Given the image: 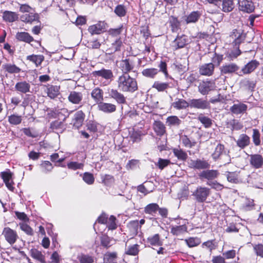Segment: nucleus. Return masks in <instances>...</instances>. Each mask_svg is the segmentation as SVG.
Segmentation results:
<instances>
[{"mask_svg": "<svg viewBox=\"0 0 263 263\" xmlns=\"http://www.w3.org/2000/svg\"><path fill=\"white\" fill-rule=\"evenodd\" d=\"M116 81L118 88L121 91L134 92L138 89L136 80L127 73H122Z\"/></svg>", "mask_w": 263, "mask_h": 263, "instance_id": "f257e3e1", "label": "nucleus"}, {"mask_svg": "<svg viewBox=\"0 0 263 263\" xmlns=\"http://www.w3.org/2000/svg\"><path fill=\"white\" fill-rule=\"evenodd\" d=\"M160 68L159 71H162L165 75V77L168 76V73L167 71V65L165 62L161 61L159 65ZM159 70L155 68H146L142 70V74L143 76L149 78H154L158 74Z\"/></svg>", "mask_w": 263, "mask_h": 263, "instance_id": "f03ea898", "label": "nucleus"}, {"mask_svg": "<svg viewBox=\"0 0 263 263\" xmlns=\"http://www.w3.org/2000/svg\"><path fill=\"white\" fill-rule=\"evenodd\" d=\"M210 194V189L204 186H198L193 192L192 195L197 202H203L206 200Z\"/></svg>", "mask_w": 263, "mask_h": 263, "instance_id": "7ed1b4c3", "label": "nucleus"}, {"mask_svg": "<svg viewBox=\"0 0 263 263\" xmlns=\"http://www.w3.org/2000/svg\"><path fill=\"white\" fill-rule=\"evenodd\" d=\"M2 235L4 236L6 241L11 245L15 243L18 238L17 232L9 227H5L4 228Z\"/></svg>", "mask_w": 263, "mask_h": 263, "instance_id": "20e7f679", "label": "nucleus"}, {"mask_svg": "<svg viewBox=\"0 0 263 263\" xmlns=\"http://www.w3.org/2000/svg\"><path fill=\"white\" fill-rule=\"evenodd\" d=\"M215 88V83L213 81H206L200 83L198 86V91L202 95H205Z\"/></svg>", "mask_w": 263, "mask_h": 263, "instance_id": "39448f33", "label": "nucleus"}, {"mask_svg": "<svg viewBox=\"0 0 263 263\" xmlns=\"http://www.w3.org/2000/svg\"><path fill=\"white\" fill-rule=\"evenodd\" d=\"M250 165L256 169L261 168L263 166V157L259 154L249 155Z\"/></svg>", "mask_w": 263, "mask_h": 263, "instance_id": "423d86ee", "label": "nucleus"}, {"mask_svg": "<svg viewBox=\"0 0 263 263\" xmlns=\"http://www.w3.org/2000/svg\"><path fill=\"white\" fill-rule=\"evenodd\" d=\"M189 106L192 108L205 109L209 107L210 104L206 100L202 99H193L190 101Z\"/></svg>", "mask_w": 263, "mask_h": 263, "instance_id": "0eeeda50", "label": "nucleus"}, {"mask_svg": "<svg viewBox=\"0 0 263 263\" xmlns=\"http://www.w3.org/2000/svg\"><path fill=\"white\" fill-rule=\"evenodd\" d=\"M92 74L96 78L101 77L107 80H111L114 77L113 72L111 70L104 68L99 70H95L92 72Z\"/></svg>", "mask_w": 263, "mask_h": 263, "instance_id": "6e6552de", "label": "nucleus"}, {"mask_svg": "<svg viewBox=\"0 0 263 263\" xmlns=\"http://www.w3.org/2000/svg\"><path fill=\"white\" fill-rule=\"evenodd\" d=\"M238 4L239 10L243 12L251 13L254 10L255 6L251 0H239Z\"/></svg>", "mask_w": 263, "mask_h": 263, "instance_id": "1a4fd4ad", "label": "nucleus"}, {"mask_svg": "<svg viewBox=\"0 0 263 263\" xmlns=\"http://www.w3.org/2000/svg\"><path fill=\"white\" fill-rule=\"evenodd\" d=\"M189 165L191 168L197 170L206 169L210 167L206 161L201 159L191 160L189 162Z\"/></svg>", "mask_w": 263, "mask_h": 263, "instance_id": "9d476101", "label": "nucleus"}, {"mask_svg": "<svg viewBox=\"0 0 263 263\" xmlns=\"http://www.w3.org/2000/svg\"><path fill=\"white\" fill-rule=\"evenodd\" d=\"M218 174L217 171L211 170L202 171L198 176L201 180L207 179L208 181H211L212 180L216 178Z\"/></svg>", "mask_w": 263, "mask_h": 263, "instance_id": "9b49d317", "label": "nucleus"}, {"mask_svg": "<svg viewBox=\"0 0 263 263\" xmlns=\"http://www.w3.org/2000/svg\"><path fill=\"white\" fill-rule=\"evenodd\" d=\"M215 66L212 63L204 64L199 68V73L202 76H211L213 74Z\"/></svg>", "mask_w": 263, "mask_h": 263, "instance_id": "f8f14e48", "label": "nucleus"}, {"mask_svg": "<svg viewBox=\"0 0 263 263\" xmlns=\"http://www.w3.org/2000/svg\"><path fill=\"white\" fill-rule=\"evenodd\" d=\"M109 96L115 99L118 103L124 104L126 102V99L124 95L119 92L118 90L114 89H108Z\"/></svg>", "mask_w": 263, "mask_h": 263, "instance_id": "ddd939ff", "label": "nucleus"}, {"mask_svg": "<svg viewBox=\"0 0 263 263\" xmlns=\"http://www.w3.org/2000/svg\"><path fill=\"white\" fill-rule=\"evenodd\" d=\"M258 63L255 60H252L246 64L240 71L239 75L242 76V74H249L253 71L258 65Z\"/></svg>", "mask_w": 263, "mask_h": 263, "instance_id": "4468645a", "label": "nucleus"}, {"mask_svg": "<svg viewBox=\"0 0 263 263\" xmlns=\"http://www.w3.org/2000/svg\"><path fill=\"white\" fill-rule=\"evenodd\" d=\"M83 99V94L81 92L72 91L70 92L68 97V101L74 104H79Z\"/></svg>", "mask_w": 263, "mask_h": 263, "instance_id": "2eb2a0df", "label": "nucleus"}, {"mask_svg": "<svg viewBox=\"0 0 263 263\" xmlns=\"http://www.w3.org/2000/svg\"><path fill=\"white\" fill-rule=\"evenodd\" d=\"M239 69V67L234 63H230L222 66L220 68L222 74H231L235 72Z\"/></svg>", "mask_w": 263, "mask_h": 263, "instance_id": "dca6fc26", "label": "nucleus"}, {"mask_svg": "<svg viewBox=\"0 0 263 263\" xmlns=\"http://www.w3.org/2000/svg\"><path fill=\"white\" fill-rule=\"evenodd\" d=\"M119 68L122 71V73H127L134 68L133 63L129 60H123L120 62Z\"/></svg>", "mask_w": 263, "mask_h": 263, "instance_id": "f3484780", "label": "nucleus"}, {"mask_svg": "<svg viewBox=\"0 0 263 263\" xmlns=\"http://www.w3.org/2000/svg\"><path fill=\"white\" fill-rule=\"evenodd\" d=\"M21 20L25 23L31 24L33 22L39 21V15L34 11H32L22 15Z\"/></svg>", "mask_w": 263, "mask_h": 263, "instance_id": "a211bd4d", "label": "nucleus"}, {"mask_svg": "<svg viewBox=\"0 0 263 263\" xmlns=\"http://www.w3.org/2000/svg\"><path fill=\"white\" fill-rule=\"evenodd\" d=\"M236 142L239 147L244 148L250 144V138L246 134H242L239 135Z\"/></svg>", "mask_w": 263, "mask_h": 263, "instance_id": "6ab92c4d", "label": "nucleus"}, {"mask_svg": "<svg viewBox=\"0 0 263 263\" xmlns=\"http://www.w3.org/2000/svg\"><path fill=\"white\" fill-rule=\"evenodd\" d=\"M248 108L246 104L242 103H238L237 104H234L230 108V111L234 114L238 115L240 114H243L246 112Z\"/></svg>", "mask_w": 263, "mask_h": 263, "instance_id": "aec40b11", "label": "nucleus"}, {"mask_svg": "<svg viewBox=\"0 0 263 263\" xmlns=\"http://www.w3.org/2000/svg\"><path fill=\"white\" fill-rule=\"evenodd\" d=\"M15 89L20 92L26 93L30 92V85L26 81L18 82L15 85Z\"/></svg>", "mask_w": 263, "mask_h": 263, "instance_id": "412c9836", "label": "nucleus"}, {"mask_svg": "<svg viewBox=\"0 0 263 263\" xmlns=\"http://www.w3.org/2000/svg\"><path fill=\"white\" fill-rule=\"evenodd\" d=\"M85 116V114L82 110H79L76 112L73 119V126L76 128H79L82 126Z\"/></svg>", "mask_w": 263, "mask_h": 263, "instance_id": "4be33fe9", "label": "nucleus"}, {"mask_svg": "<svg viewBox=\"0 0 263 263\" xmlns=\"http://www.w3.org/2000/svg\"><path fill=\"white\" fill-rule=\"evenodd\" d=\"M1 176L8 189L12 191L14 187L12 184V173L10 172H4L2 173Z\"/></svg>", "mask_w": 263, "mask_h": 263, "instance_id": "5701e85b", "label": "nucleus"}, {"mask_svg": "<svg viewBox=\"0 0 263 263\" xmlns=\"http://www.w3.org/2000/svg\"><path fill=\"white\" fill-rule=\"evenodd\" d=\"M187 39L185 35L177 36L172 43L173 47L175 49L183 48L187 43Z\"/></svg>", "mask_w": 263, "mask_h": 263, "instance_id": "b1692460", "label": "nucleus"}, {"mask_svg": "<svg viewBox=\"0 0 263 263\" xmlns=\"http://www.w3.org/2000/svg\"><path fill=\"white\" fill-rule=\"evenodd\" d=\"M18 18V14L15 12L5 11L3 13V18L5 22H13L16 21Z\"/></svg>", "mask_w": 263, "mask_h": 263, "instance_id": "393cba45", "label": "nucleus"}, {"mask_svg": "<svg viewBox=\"0 0 263 263\" xmlns=\"http://www.w3.org/2000/svg\"><path fill=\"white\" fill-rule=\"evenodd\" d=\"M105 28L104 22H99L95 25H91L88 28L89 32L93 34H100Z\"/></svg>", "mask_w": 263, "mask_h": 263, "instance_id": "a878e982", "label": "nucleus"}, {"mask_svg": "<svg viewBox=\"0 0 263 263\" xmlns=\"http://www.w3.org/2000/svg\"><path fill=\"white\" fill-rule=\"evenodd\" d=\"M98 107L99 110L106 113L113 112L116 109V105L111 103L101 102L99 104Z\"/></svg>", "mask_w": 263, "mask_h": 263, "instance_id": "bb28decb", "label": "nucleus"}, {"mask_svg": "<svg viewBox=\"0 0 263 263\" xmlns=\"http://www.w3.org/2000/svg\"><path fill=\"white\" fill-rule=\"evenodd\" d=\"M16 39L20 41L27 43H30L33 41V38L28 32H17L15 35Z\"/></svg>", "mask_w": 263, "mask_h": 263, "instance_id": "cd10ccee", "label": "nucleus"}, {"mask_svg": "<svg viewBox=\"0 0 263 263\" xmlns=\"http://www.w3.org/2000/svg\"><path fill=\"white\" fill-rule=\"evenodd\" d=\"M231 36L234 40L233 43H234L236 46L239 45L245 39V35L237 30L233 31Z\"/></svg>", "mask_w": 263, "mask_h": 263, "instance_id": "c85d7f7f", "label": "nucleus"}, {"mask_svg": "<svg viewBox=\"0 0 263 263\" xmlns=\"http://www.w3.org/2000/svg\"><path fill=\"white\" fill-rule=\"evenodd\" d=\"M221 9L224 12H229L233 10L234 8L233 0H222Z\"/></svg>", "mask_w": 263, "mask_h": 263, "instance_id": "c756f323", "label": "nucleus"}, {"mask_svg": "<svg viewBox=\"0 0 263 263\" xmlns=\"http://www.w3.org/2000/svg\"><path fill=\"white\" fill-rule=\"evenodd\" d=\"M181 122V120L176 116H169L166 119V124L170 127H178Z\"/></svg>", "mask_w": 263, "mask_h": 263, "instance_id": "7c9ffc66", "label": "nucleus"}, {"mask_svg": "<svg viewBox=\"0 0 263 263\" xmlns=\"http://www.w3.org/2000/svg\"><path fill=\"white\" fill-rule=\"evenodd\" d=\"M91 96L97 103H101L103 100V91L99 87L95 88L92 90Z\"/></svg>", "mask_w": 263, "mask_h": 263, "instance_id": "2f4dec72", "label": "nucleus"}, {"mask_svg": "<svg viewBox=\"0 0 263 263\" xmlns=\"http://www.w3.org/2000/svg\"><path fill=\"white\" fill-rule=\"evenodd\" d=\"M45 91L47 93V96L51 99L55 98L59 94V89L57 86L53 85H48L46 86Z\"/></svg>", "mask_w": 263, "mask_h": 263, "instance_id": "473e14b6", "label": "nucleus"}, {"mask_svg": "<svg viewBox=\"0 0 263 263\" xmlns=\"http://www.w3.org/2000/svg\"><path fill=\"white\" fill-rule=\"evenodd\" d=\"M153 128L158 136H162L165 133V125L160 121H155L153 124Z\"/></svg>", "mask_w": 263, "mask_h": 263, "instance_id": "72a5a7b5", "label": "nucleus"}, {"mask_svg": "<svg viewBox=\"0 0 263 263\" xmlns=\"http://www.w3.org/2000/svg\"><path fill=\"white\" fill-rule=\"evenodd\" d=\"M172 106L178 110L183 109L189 106V103L185 100L178 99L173 103Z\"/></svg>", "mask_w": 263, "mask_h": 263, "instance_id": "f704fd0d", "label": "nucleus"}, {"mask_svg": "<svg viewBox=\"0 0 263 263\" xmlns=\"http://www.w3.org/2000/svg\"><path fill=\"white\" fill-rule=\"evenodd\" d=\"M30 253L31 256L34 259L40 261L42 263H46L45 257L41 251L35 249H32L30 251Z\"/></svg>", "mask_w": 263, "mask_h": 263, "instance_id": "c9c22d12", "label": "nucleus"}, {"mask_svg": "<svg viewBox=\"0 0 263 263\" xmlns=\"http://www.w3.org/2000/svg\"><path fill=\"white\" fill-rule=\"evenodd\" d=\"M147 241L152 246H160L162 245V242L161 241L158 234L149 236L147 239Z\"/></svg>", "mask_w": 263, "mask_h": 263, "instance_id": "e433bc0d", "label": "nucleus"}, {"mask_svg": "<svg viewBox=\"0 0 263 263\" xmlns=\"http://www.w3.org/2000/svg\"><path fill=\"white\" fill-rule=\"evenodd\" d=\"M201 14L199 11H193L187 16L185 21L187 24L196 23L199 18Z\"/></svg>", "mask_w": 263, "mask_h": 263, "instance_id": "4c0bfd02", "label": "nucleus"}, {"mask_svg": "<svg viewBox=\"0 0 263 263\" xmlns=\"http://www.w3.org/2000/svg\"><path fill=\"white\" fill-rule=\"evenodd\" d=\"M224 153H226L224 145L221 144H218L212 154V157L216 160L219 159L220 156Z\"/></svg>", "mask_w": 263, "mask_h": 263, "instance_id": "58836bf2", "label": "nucleus"}, {"mask_svg": "<svg viewBox=\"0 0 263 263\" xmlns=\"http://www.w3.org/2000/svg\"><path fill=\"white\" fill-rule=\"evenodd\" d=\"M187 228L185 225L179 226H172L171 229V232L174 235H179L186 232Z\"/></svg>", "mask_w": 263, "mask_h": 263, "instance_id": "ea45409f", "label": "nucleus"}, {"mask_svg": "<svg viewBox=\"0 0 263 263\" xmlns=\"http://www.w3.org/2000/svg\"><path fill=\"white\" fill-rule=\"evenodd\" d=\"M27 59L34 63L36 66H39L44 61V57L42 55H31L27 57Z\"/></svg>", "mask_w": 263, "mask_h": 263, "instance_id": "a19ab883", "label": "nucleus"}, {"mask_svg": "<svg viewBox=\"0 0 263 263\" xmlns=\"http://www.w3.org/2000/svg\"><path fill=\"white\" fill-rule=\"evenodd\" d=\"M3 67L10 73H17L21 71V69L14 64H6L3 65Z\"/></svg>", "mask_w": 263, "mask_h": 263, "instance_id": "79ce46f5", "label": "nucleus"}, {"mask_svg": "<svg viewBox=\"0 0 263 263\" xmlns=\"http://www.w3.org/2000/svg\"><path fill=\"white\" fill-rule=\"evenodd\" d=\"M174 155L180 160L185 161L187 158L186 152L180 148H174L173 150Z\"/></svg>", "mask_w": 263, "mask_h": 263, "instance_id": "37998d69", "label": "nucleus"}, {"mask_svg": "<svg viewBox=\"0 0 263 263\" xmlns=\"http://www.w3.org/2000/svg\"><path fill=\"white\" fill-rule=\"evenodd\" d=\"M168 87L169 84L168 83L160 81H155L152 86V88L157 89L158 91H163L167 89Z\"/></svg>", "mask_w": 263, "mask_h": 263, "instance_id": "c03bdc74", "label": "nucleus"}, {"mask_svg": "<svg viewBox=\"0 0 263 263\" xmlns=\"http://www.w3.org/2000/svg\"><path fill=\"white\" fill-rule=\"evenodd\" d=\"M8 120L10 124L16 125L20 124L22 122V117L16 114H13L8 116Z\"/></svg>", "mask_w": 263, "mask_h": 263, "instance_id": "a18cd8bd", "label": "nucleus"}, {"mask_svg": "<svg viewBox=\"0 0 263 263\" xmlns=\"http://www.w3.org/2000/svg\"><path fill=\"white\" fill-rule=\"evenodd\" d=\"M169 23L171 26L173 32H177L180 26V22L177 18L174 16H171L169 18Z\"/></svg>", "mask_w": 263, "mask_h": 263, "instance_id": "49530a36", "label": "nucleus"}, {"mask_svg": "<svg viewBox=\"0 0 263 263\" xmlns=\"http://www.w3.org/2000/svg\"><path fill=\"white\" fill-rule=\"evenodd\" d=\"M159 209V205L157 203H150L146 206L144 211L146 213L153 214L156 213Z\"/></svg>", "mask_w": 263, "mask_h": 263, "instance_id": "de8ad7c7", "label": "nucleus"}, {"mask_svg": "<svg viewBox=\"0 0 263 263\" xmlns=\"http://www.w3.org/2000/svg\"><path fill=\"white\" fill-rule=\"evenodd\" d=\"M227 178L230 182L237 183L239 182L238 174L236 172H228Z\"/></svg>", "mask_w": 263, "mask_h": 263, "instance_id": "09e8293b", "label": "nucleus"}, {"mask_svg": "<svg viewBox=\"0 0 263 263\" xmlns=\"http://www.w3.org/2000/svg\"><path fill=\"white\" fill-rule=\"evenodd\" d=\"M20 229L24 231L26 234L32 236L33 234L32 229L25 222H20L19 223Z\"/></svg>", "mask_w": 263, "mask_h": 263, "instance_id": "8fccbe9b", "label": "nucleus"}, {"mask_svg": "<svg viewBox=\"0 0 263 263\" xmlns=\"http://www.w3.org/2000/svg\"><path fill=\"white\" fill-rule=\"evenodd\" d=\"M242 85L246 87L247 89L250 90L251 91H253L255 87L256 83L253 81H250L248 79H245L242 80L241 82Z\"/></svg>", "mask_w": 263, "mask_h": 263, "instance_id": "3c124183", "label": "nucleus"}, {"mask_svg": "<svg viewBox=\"0 0 263 263\" xmlns=\"http://www.w3.org/2000/svg\"><path fill=\"white\" fill-rule=\"evenodd\" d=\"M198 119L206 128L210 127L212 125V123L211 119L207 117L203 116L202 115H200L198 117Z\"/></svg>", "mask_w": 263, "mask_h": 263, "instance_id": "603ef678", "label": "nucleus"}, {"mask_svg": "<svg viewBox=\"0 0 263 263\" xmlns=\"http://www.w3.org/2000/svg\"><path fill=\"white\" fill-rule=\"evenodd\" d=\"M181 141L183 144L186 147L191 148L194 146L196 142L195 141H191L190 139L185 135H183L181 137Z\"/></svg>", "mask_w": 263, "mask_h": 263, "instance_id": "864d4df0", "label": "nucleus"}, {"mask_svg": "<svg viewBox=\"0 0 263 263\" xmlns=\"http://www.w3.org/2000/svg\"><path fill=\"white\" fill-rule=\"evenodd\" d=\"M139 246L138 245H134L129 246L126 251V254L130 255H136L139 252Z\"/></svg>", "mask_w": 263, "mask_h": 263, "instance_id": "5fc2aeb1", "label": "nucleus"}, {"mask_svg": "<svg viewBox=\"0 0 263 263\" xmlns=\"http://www.w3.org/2000/svg\"><path fill=\"white\" fill-rule=\"evenodd\" d=\"M114 12L118 16L122 17L125 15L126 10L123 5H119L115 8Z\"/></svg>", "mask_w": 263, "mask_h": 263, "instance_id": "6e6d98bb", "label": "nucleus"}, {"mask_svg": "<svg viewBox=\"0 0 263 263\" xmlns=\"http://www.w3.org/2000/svg\"><path fill=\"white\" fill-rule=\"evenodd\" d=\"M229 126L232 130H240L243 127V125L236 120H232L229 123Z\"/></svg>", "mask_w": 263, "mask_h": 263, "instance_id": "4d7b16f0", "label": "nucleus"}, {"mask_svg": "<svg viewBox=\"0 0 263 263\" xmlns=\"http://www.w3.org/2000/svg\"><path fill=\"white\" fill-rule=\"evenodd\" d=\"M117 257V253L115 252H107L104 256L105 263H111Z\"/></svg>", "mask_w": 263, "mask_h": 263, "instance_id": "13d9d810", "label": "nucleus"}, {"mask_svg": "<svg viewBox=\"0 0 263 263\" xmlns=\"http://www.w3.org/2000/svg\"><path fill=\"white\" fill-rule=\"evenodd\" d=\"M253 141L256 146H258L260 144V133L258 129H254L252 135Z\"/></svg>", "mask_w": 263, "mask_h": 263, "instance_id": "bf43d9fd", "label": "nucleus"}, {"mask_svg": "<svg viewBox=\"0 0 263 263\" xmlns=\"http://www.w3.org/2000/svg\"><path fill=\"white\" fill-rule=\"evenodd\" d=\"M83 179L88 184H93L95 181L93 175L89 173H85L83 177Z\"/></svg>", "mask_w": 263, "mask_h": 263, "instance_id": "052dcab7", "label": "nucleus"}, {"mask_svg": "<svg viewBox=\"0 0 263 263\" xmlns=\"http://www.w3.org/2000/svg\"><path fill=\"white\" fill-rule=\"evenodd\" d=\"M41 167L42 171L45 173L50 172L53 168L52 164L48 161H45L41 164Z\"/></svg>", "mask_w": 263, "mask_h": 263, "instance_id": "680f3d73", "label": "nucleus"}, {"mask_svg": "<svg viewBox=\"0 0 263 263\" xmlns=\"http://www.w3.org/2000/svg\"><path fill=\"white\" fill-rule=\"evenodd\" d=\"M206 184L208 185H209L211 186L212 188L214 189L215 190L217 191H220L221 190L223 186L222 184L219 183L217 181H208L206 182Z\"/></svg>", "mask_w": 263, "mask_h": 263, "instance_id": "e2e57ef3", "label": "nucleus"}, {"mask_svg": "<svg viewBox=\"0 0 263 263\" xmlns=\"http://www.w3.org/2000/svg\"><path fill=\"white\" fill-rule=\"evenodd\" d=\"M83 164L82 163H78L77 162H71L67 164V166L69 169L76 170L78 169H81L83 167Z\"/></svg>", "mask_w": 263, "mask_h": 263, "instance_id": "0e129e2a", "label": "nucleus"}, {"mask_svg": "<svg viewBox=\"0 0 263 263\" xmlns=\"http://www.w3.org/2000/svg\"><path fill=\"white\" fill-rule=\"evenodd\" d=\"M141 134L139 132L134 131L130 136V140L133 142H139L141 140Z\"/></svg>", "mask_w": 263, "mask_h": 263, "instance_id": "69168bd1", "label": "nucleus"}, {"mask_svg": "<svg viewBox=\"0 0 263 263\" xmlns=\"http://www.w3.org/2000/svg\"><path fill=\"white\" fill-rule=\"evenodd\" d=\"M110 238L107 235H103L101 238V245L105 247L109 248L110 246Z\"/></svg>", "mask_w": 263, "mask_h": 263, "instance_id": "338daca9", "label": "nucleus"}, {"mask_svg": "<svg viewBox=\"0 0 263 263\" xmlns=\"http://www.w3.org/2000/svg\"><path fill=\"white\" fill-rule=\"evenodd\" d=\"M79 260L80 263H93V258L92 257L89 255H83L80 258Z\"/></svg>", "mask_w": 263, "mask_h": 263, "instance_id": "774afa93", "label": "nucleus"}]
</instances>
